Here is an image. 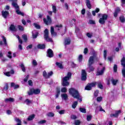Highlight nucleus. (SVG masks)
<instances>
[{
    "instance_id": "nucleus-1",
    "label": "nucleus",
    "mask_w": 125,
    "mask_h": 125,
    "mask_svg": "<svg viewBox=\"0 0 125 125\" xmlns=\"http://www.w3.org/2000/svg\"><path fill=\"white\" fill-rule=\"evenodd\" d=\"M69 93L72 95V96H73V97H74V98H76V99L79 100L80 102H82V101H83L78 90L74 88H70L69 89Z\"/></svg>"
},
{
    "instance_id": "nucleus-2",
    "label": "nucleus",
    "mask_w": 125,
    "mask_h": 125,
    "mask_svg": "<svg viewBox=\"0 0 125 125\" xmlns=\"http://www.w3.org/2000/svg\"><path fill=\"white\" fill-rule=\"evenodd\" d=\"M96 84H98V86L99 87V88L101 89H103V85H102V83H101V82H94L88 83L85 86V89H86V90H91L92 87H94Z\"/></svg>"
},
{
    "instance_id": "nucleus-3",
    "label": "nucleus",
    "mask_w": 125,
    "mask_h": 125,
    "mask_svg": "<svg viewBox=\"0 0 125 125\" xmlns=\"http://www.w3.org/2000/svg\"><path fill=\"white\" fill-rule=\"evenodd\" d=\"M72 77V73L71 72H68L67 73V76L64 77L62 79V85L63 86H68L69 84H70V83L68 81L70 80V78Z\"/></svg>"
},
{
    "instance_id": "nucleus-4",
    "label": "nucleus",
    "mask_w": 125,
    "mask_h": 125,
    "mask_svg": "<svg viewBox=\"0 0 125 125\" xmlns=\"http://www.w3.org/2000/svg\"><path fill=\"white\" fill-rule=\"evenodd\" d=\"M28 95H33V94H40L41 93V89L31 88L27 92Z\"/></svg>"
},
{
    "instance_id": "nucleus-5",
    "label": "nucleus",
    "mask_w": 125,
    "mask_h": 125,
    "mask_svg": "<svg viewBox=\"0 0 125 125\" xmlns=\"http://www.w3.org/2000/svg\"><path fill=\"white\" fill-rule=\"evenodd\" d=\"M12 5L16 9V12L17 14H19V15H21V16H24V13H22L21 12V11H20V10H19V6L17 4V3L15 2H13Z\"/></svg>"
},
{
    "instance_id": "nucleus-6",
    "label": "nucleus",
    "mask_w": 125,
    "mask_h": 125,
    "mask_svg": "<svg viewBox=\"0 0 125 125\" xmlns=\"http://www.w3.org/2000/svg\"><path fill=\"white\" fill-rule=\"evenodd\" d=\"M44 38L46 42H52V39L48 36V30L45 29L44 31Z\"/></svg>"
},
{
    "instance_id": "nucleus-7",
    "label": "nucleus",
    "mask_w": 125,
    "mask_h": 125,
    "mask_svg": "<svg viewBox=\"0 0 125 125\" xmlns=\"http://www.w3.org/2000/svg\"><path fill=\"white\" fill-rule=\"evenodd\" d=\"M107 17H108V16L105 14H104L102 15V18L100 19L99 22L100 23V24H105V21L107 20Z\"/></svg>"
},
{
    "instance_id": "nucleus-8",
    "label": "nucleus",
    "mask_w": 125,
    "mask_h": 125,
    "mask_svg": "<svg viewBox=\"0 0 125 125\" xmlns=\"http://www.w3.org/2000/svg\"><path fill=\"white\" fill-rule=\"evenodd\" d=\"M43 21L46 25H49V24H51V18L49 16H47V19L44 18L43 19Z\"/></svg>"
},
{
    "instance_id": "nucleus-9",
    "label": "nucleus",
    "mask_w": 125,
    "mask_h": 125,
    "mask_svg": "<svg viewBox=\"0 0 125 125\" xmlns=\"http://www.w3.org/2000/svg\"><path fill=\"white\" fill-rule=\"evenodd\" d=\"M81 80L82 81H85L86 80V72H85L84 69H83L82 71Z\"/></svg>"
},
{
    "instance_id": "nucleus-10",
    "label": "nucleus",
    "mask_w": 125,
    "mask_h": 125,
    "mask_svg": "<svg viewBox=\"0 0 125 125\" xmlns=\"http://www.w3.org/2000/svg\"><path fill=\"white\" fill-rule=\"evenodd\" d=\"M53 55V51L51 49H48L47 51V56L49 58H51Z\"/></svg>"
},
{
    "instance_id": "nucleus-11",
    "label": "nucleus",
    "mask_w": 125,
    "mask_h": 125,
    "mask_svg": "<svg viewBox=\"0 0 125 125\" xmlns=\"http://www.w3.org/2000/svg\"><path fill=\"white\" fill-rule=\"evenodd\" d=\"M94 63V56H91L90 57L88 61V65L89 66H91L92 64Z\"/></svg>"
},
{
    "instance_id": "nucleus-12",
    "label": "nucleus",
    "mask_w": 125,
    "mask_h": 125,
    "mask_svg": "<svg viewBox=\"0 0 125 125\" xmlns=\"http://www.w3.org/2000/svg\"><path fill=\"white\" fill-rule=\"evenodd\" d=\"M9 15V12L8 11H2V16L4 18H7V16Z\"/></svg>"
},
{
    "instance_id": "nucleus-13",
    "label": "nucleus",
    "mask_w": 125,
    "mask_h": 125,
    "mask_svg": "<svg viewBox=\"0 0 125 125\" xmlns=\"http://www.w3.org/2000/svg\"><path fill=\"white\" fill-rule=\"evenodd\" d=\"M121 110H118L117 111H116L115 114H111L110 115V117H114V118H118V117H119V115H120V114H121Z\"/></svg>"
},
{
    "instance_id": "nucleus-14",
    "label": "nucleus",
    "mask_w": 125,
    "mask_h": 125,
    "mask_svg": "<svg viewBox=\"0 0 125 125\" xmlns=\"http://www.w3.org/2000/svg\"><path fill=\"white\" fill-rule=\"evenodd\" d=\"M104 71H105V67H103L101 70H98L97 72V76H101L104 73Z\"/></svg>"
},
{
    "instance_id": "nucleus-15",
    "label": "nucleus",
    "mask_w": 125,
    "mask_h": 125,
    "mask_svg": "<svg viewBox=\"0 0 125 125\" xmlns=\"http://www.w3.org/2000/svg\"><path fill=\"white\" fill-rule=\"evenodd\" d=\"M5 76L7 77H10L11 75H13L14 74V70H11L10 72H6V73H4Z\"/></svg>"
},
{
    "instance_id": "nucleus-16",
    "label": "nucleus",
    "mask_w": 125,
    "mask_h": 125,
    "mask_svg": "<svg viewBox=\"0 0 125 125\" xmlns=\"http://www.w3.org/2000/svg\"><path fill=\"white\" fill-rule=\"evenodd\" d=\"M38 35H39V33L37 31L34 30L32 31V37L33 39H37Z\"/></svg>"
},
{
    "instance_id": "nucleus-17",
    "label": "nucleus",
    "mask_w": 125,
    "mask_h": 125,
    "mask_svg": "<svg viewBox=\"0 0 125 125\" xmlns=\"http://www.w3.org/2000/svg\"><path fill=\"white\" fill-rule=\"evenodd\" d=\"M10 31H12V32H16L17 31V29H16V27H15V26L13 24H11L9 28Z\"/></svg>"
},
{
    "instance_id": "nucleus-18",
    "label": "nucleus",
    "mask_w": 125,
    "mask_h": 125,
    "mask_svg": "<svg viewBox=\"0 0 125 125\" xmlns=\"http://www.w3.org/2000/svg\"><path fill=\"white\" fill-rule=\"evenodd\" d=\"M50 32L52 36H57V33L54 32V27H53V26L51 27Z\"/></svg>"
},
{
    "instance_id": "nucleus-19",
    "label": "nucleus",
    "mask_w": 125,
    "mask_h": 125,
    "mask_svg": "<svg viewBox=\"0 0 125 125\" xmlns=\"http://www.w3.org/2000/svg\"><path fill=\"white\" fill-rule=\"evenodd\" d=\"M71 43V40L69 38H66L64 40V45H68Z\"/></svg>"
},
{
    "instance_id": "nucleus-20",
    "label": "nucleus",
    "mask_w": 125,
    "mask_h": 125,
    "mask_svg": "<svg viewBox=\"0 0 125 125\" xmlns=\"http://www.w3.org/2000/svg\"><path fill=\"white\" fill-rule=\"evenodd\" d=\"M14 99L13 98H9L5 99V102L8 103V102H14Z\"/></svg>"
},
{
    "instance_id": "nucleus-21",
    "label": "nucleus",
    "mask_w": 125,
    "mask_h": 125,
    "mask_svg": "<svg viewBox=\"0 0 125 125\" xmlns=\"http://www.w3.org/2000/svg\"><path fill=\"white\" fill-rule=\"evenodd\" d=\"M62 28V24H58V25H56L55 27V29L56 31H60V30H61Z\"/></svg>"
},
{
    "instance_id": "nucleus-22",
    "label": "nucleus",
    "mask_w": 125,
    "mask_h": 125,
    "mask_svg": "<svg viewBox=\"0 0 125 125\" xmlns=\"http://www.w3.org/2000/svg\"><path fill=\"white\" fill-rule=\"evenodd\" d=\"M56 94L55 96L56 98H58L59 95H60V88L57 87Z\"/></svg>"
},
{
    "instance_id": "nucleus-23",
    "label": "nucleus",
    "mask_w": 125,
    "mask_h": 125,
    "mask_svg": "<svg viewBox=\"0 0 125 125\" xmlns=\"http://www.w3.org/2000/svg\"><path fill=\"white\" fill-rule=\"evenodd\" d=\"M61 96L63 100H67L68 99V95L67 94H62Z\"/></svg>"
},
{
    "instance_id": "nucleus-24",
    "label": "nucleus",
    "mask_w": 125,
    "mask_h": 125,
    "mask_svg": "<svg viewBox=\"0 0 125 125\" xmlns=\"http://www.w3.org/2000/svg\"><path fill=\"white\" fill-rule=\"evenodd\" d=\"M37 47L40 49H43L45 48V45L44 44H39L38 45Z\"/></svg>"
},
{
    "instance_id": "nucleus-25",
    "label": "nucleus",
    "mask_w": 125,
    "mask_h": 125,
    "mask_svg": "<svg viewBox=\"0 0 125 125\" xmlns=\"http://www.w3.org/2000/svg\"><path fill=\"white\" fill-rule=\"evenodd\" d=\"M87 71L89 72V73H90V72H92V71H94V67L91 65H89L88 68H87Z\"/></svg>"
},
{
    "instance_id": "nucleus-26",
    "label": "nucleus",
    "mask_w": 125,
    "mask_h": 125,
    "mask_svg": "<svg viewBox=\"0 0 125 125\" xmlns=\"http://www.w3.org/2000/svg\"><path fill=\"white\" fill-rule=\"evenodd\" d=\"M20 66L21 67L22 72H26V68H25V65H24V63H21Z\"/></svg>"
},
{
    "instance_id": "nucleus-27",
    "label": "nucleus",
    "mask_w": 125,
    "mask_h": 125,
    "mask_svg": "<svg viewBox=\"0 0 125 125\" xmlns=\"http://www.w3.org/2000/svg\"><path fill=\"white\" fill-rule=\"evenodd\" d=\"M86 6L89 9L91 8V4H90V1L89 0H86Z\"/></svg>"
},
{
    "instance_id": "nucleus-28",
    "label": "nucleus",
    "mask_w": 125,
    "mask_h": 125,
    "mask_svg": "<svg viewBox=\"0 0 125 125\" xmlns=\"http://www.w3.org/2000/svg\"><path fill=\"white\" fill-rule=\"evenodd\" d=\"M121 65L123 66V68H125V58H123L121 60Z\"/></svg>"
},
{
    "instance_id": "nucleus-29",
    "label": "nucleus",
    "mask_w": 125,
    "mask_h": 125,
    "mask_svg": "<svg viewBox=\"0 0 125 125\" xmlns=\"http://www.w3.org/2000/svg\"><path fill=\"white\" fill-rule=\"evenodd\" d=\"M56 65L57 66H58V67H59V68H60V69H63V65H62V63H61L60 62H56Z\"/></svg>"
},
{
    "instance_id": "nucleus-30",
    "label": "nucleus",
    "mask_w": 125,
    "mask_h": 125,
    "mask_svg": "<svg viewBox=\"0 0 125 125\" xmlns=\"http://www.w3.org/2000/svg\"><path fill=\"white\" fill-rule=\"evenodd\" d=\"M35 118V114H32L28 117L27 118L28 121H32Z\"/></svg>"
},
{
    "instance_id": "nucleus-31",
    "label": "nucleus",
    "mask_w": 125,
    "mask_h": 125,
    "mask_svg": "<svg viewBox=\"0 0 125 125\" xmlns=\"http://www.w3.org/2000/svg\"><path fill=\"white\" fill-rule=\"evenodd\" d=\"M100 10L99 9V8H97L95 11H93L92 14H93V16H95V13H98V12H99Z\"/></svg>"
},
{
    "instance_id": "nucleus-32",
    "label": "nucleus",
    "mask_w": 125,
    "mask_h": 125,
    "mask_svg": "<svg viewBox=\"0 0 125 125\" xmlns=\"http://www.w3.org/2000/svg\"><path fill=\"white\" fill-rule=\"evenodd\" d=\"M79 110L80 112H81L82 113H86V109L84 108L81 107L79 108Z\"/></svg>"
},
{
    "instance_id": "nucleus-33",
    "label": "nucleus",
    "mask_w": 125,
    "mask_h": 125,
    "mask_svg": "<svg viewBox=\"0 0 125 125\" xmlns=\"http://www.w3.org/2000/svg\"><path fill=\"white\" fill-rule=\"evenodd\" d=\"M46 123V121H45V120H43L38 122V125H43V124H45Z\"/></svg>"
},
{
    "instance_id": "nucleus-34",
    "label": "nucleus",
    "mask_w": 125,
    "mask_h": 125,
    "mask_svg": "<svg viewBox=\"0 0 125 125\" xmlns=\"http://www.w3.org/2000/svg\"><path fill=\"white\" fill-rule=\"evenodd\" d=\"M111 82L113 85H116L117 84V83H118V80H114V79L112 78L111 80Z\"/></svg>"
},
{
    "instance_id": "nucleus-35",
    "label": "nucleus",
    "mask_w": 125,
    "mask_h": 125,
    "mask_svg": "<svg viewBox=\"0 0 125 125\" xmlns=\"http://www.w3.org/2000/svg\"><path fill=\"white\" fill-rule=\"evenodd\" d=\"M15 121L17 122V123H18L17 125H21V120H20L18 118H15Z\"/></svg>"
},
{
    "instance_id": "nucleus-36",
    "label": "nucleus",
    "mask_w": 125,
    "mask_h": 125,
    "mask_svg": "<svg viewBox=\"0 0 125 125\" xmlns=\"http://www.w3.org/2000/svg\"><path fill=\"white\" fill-rule=\"evenodd\" d=\"M43 77H44V78H45V79H48V74L46 73V71H44L43 72Z\"/></svg>"
},
{
    "instance_id": "nucleus-37",
    "label": "nucleus",
    "mask_w": 125,
    "mask_h": 125,
    "mask_svg": "<svg viewBox=\"0 0 125 125\" xmlns=\"http://www.w3.org/2000/svg\"><path fill=\"white\" fill-rule=\"evenodd\" d=\"M3 39V42H4V45L6 46L7 45V42H6V39H5V37L4 36L2 37Z\"/></svg>"
},
{
    "instance_id": "nucleus-38",
    "label": "nucleus",
    "mask_w": 125,
    "mask_h": 125,
    "mask_svg": "<svg viewBox=\"0 0 125 125\" xmlns=\"http://www.w3.org/2000/svg\"><path fill=\"white\" fill-rule=\"evenodd\" d=\"M77 105H78V102H74L72 105V108L75 109L77 107Z\"/></svg>"
},
{
    "instance_id": "nucleus-39",
    "label": "nucleus",
    "mask_w": 125,
    "mask_h": 125,
    "mask_svg": "<svg viewBox=\"0 0 125 125\" xmlns=\"http://www.w3.org/2000/svg\"><path fill=\"white\" fill-rule=\"evenodd\" d=\"M61 91V92L65 93L67 92V88L66 87L62 88Z\"/></svg>"
},
{
    "instance_id": "nucleus-40",
    "label": "nucleus",
    "mask_w": 125,
    "mask_h": 125,
    "mask_svg": "<svg viewBox=\"0 0 125 125\" xmlns=\"http://www.w3.org/2000/svg\"><path fill=\"white\" fill-rule=\"evenodd\" d=\"M120 20L121 22H122V23H124V22H125V17L121 16L120 17Z\"/></svg>"
},
{
    "instance_id": "nucleus-41",
    "label": "nucleus",
    "mask_w": 125,
    "mask_h": 125,
    "mask_svg": "<svg viewBox=\"0 0 125 125\" xmlns=\"http://www.w3.org/2000/svg\"><path fill=\"white\" fill-rule=\"evenodd\" d=\"M99 93V90H96V91H95L94 92V96H95V97H97V96H98Z\"/></svg>"
},
{
    "instance_id": "nucleus-42",
    "label": "nucleus",
    "mask_w": 125,
    "mask_h": 125,
    "mask_svg": "<svg viewBox=\"0 0 125 125\" xmlns=\"http://www.w3.org/2000/svg\"><path fill=\"white\" fill-rule=\"evenodd\" d=\"M104 59L106 60V57H107V51L106 50H104Z\"/></svg>"
},
{
    "instance_id": "nucleus-43",
    "label": "nucleus",
    "mask_w": 125,
    "mask_h": 125,
    "mask_svg": "<svg viewBox=\"0 0 125 125\" xmlns=\"http://www.w3.org/2000/svg\"><path fill=\"white\" fill-rule=\"evenodd\" d=\"M16 37L17 38H18V39L20 43H21V44L23 43V41H22V40L20 39V37H19V36L17 35Z\"/></svg>"
},
{
    "instance_id": "nucleus-44",
    "label": "nucleus",
    "mask_w": 125,
    "mask_h": 125,
    "mask_svg": "<svg viewBox=\"0 0 125 125\" xmlns=\"http://www.w3.org/2000/svg\"><path fill=\"white\" fill-rule=\"evenodd\" d=\"M74 124L75 125H81V121L80 120H75Z\"/></svg>"
},
{
    "instance_id": "nucleus-45",
    "label": "nucleus",
    "mask_w": 125,
    "mask_h": 125,
    "mask_svg": "<svg viewBox=\"0 0 125 125\" xmlns=\"http://www.w3.org/2000/svg\"><path fill=\"white\" fill-rule=\"evenodd\" d=\"M48 117H54V113L52 112H49L47 113Z\"/></svg>"
},
{
    "instance_id": "nucleus-46",
    "label": "nucleus",
    "mask_w": 125,
    "mask_h": 125,
    "mask_svg": "<svg viewBox=\"0 0 125 125\" xmlns=\"http://www.w3.org/2000/svg\"><path fill=\"white\" fill-rule=\"evenodd\" d=\"M52 9H53V12H54V13H56V6L55 5H53L52 6Z\"/></svg>"
},
{
    "instance_id": "nucleus-47",
    "label": "nucleus",
    "mask_w": 125,
    "mask_h": 125,
    "mask_svg": "<svg viewBox=\"0 0 125 125\" xmlns=\"http://www.w3.org/2000/svg\"><path fill=\"white\" fill-rule=\"evenodd\" d=\"M113 70L114 72H117V71L118 70V66L116 64H114L113 67Z\"/></svg>"
},
{
    "instance_id": "nucleus-48",
    "label": "nucleus",
    "mask_w": 125,
    "mask_h": 125,
    "mask_svg": "<svg viewBox=\"0 0 125 125\" xmlns=\"http://www.w3.org/2000/svg\"><path fill=\"white\" fill-rule=\"evenodd\" d=\"M22 39L24 40V42H27V35H22Z\"/></svg>"
},
{
    "instance_id": "nucleus-49",
    "label": "nucleus",
    "mask_w": 125,
    "mask_h": 125,
    "mask_svg": "<svg viewBox=\"0 0 125 125\" xmlns=\"http://www.w3.org/2000/svg\"><path fill=\"white\" fill-rule=\"evenodd\" d=\"M25 102L26 103L27 105H29V104L32 103V101H30L29 99H26Z\"/></svg>"
},
{
    "instance_id": "nucleus-50",
    "label": "nucleus",
    "mask_w": 125,
    "mask_h": 125,
    "mask_svg": "<svg viewBox=\"0 0 125 125\" xmlns=\"http://www.w3.org/2000/svg\"><path fill=\"white\" fill-rule=\"evenodd\" d=\"M32 64L34 66H37V65H38V62H37V61H36L35 60H34L32 62Z\"/></svg>"
},
{
    "instance_id": "nucleus-51",
    "label": "nucleus",
    "mask_w": 125,
    "mask_h": 125,
    "mask_svg": "<svg viewBox=\"0 0 125 125\" xmlns=\"http://www.w3.org/2000/svg\"><path fill=\"white\" fill-rule=\"evenodd\" d=\"M89 24H91L92 25H93L94 24H95V21L92 20H90L89 21Z\"/></svg>"
},
{
    "instance_id": "nucleus-52",
    "label": "nucleus",
    "mask_w": 125,
    "mask_h": 125,
    "mask_svg": "<svg viewBox=\"0 0 125 125\" xmlns=\"http://www.w3.org/2000/svg\"><path fill=\"white\" fill-rule=\"evenodd\" d=\"M34 26L35 27V28H36V29H41V26L37 23H34Z\"/></svg>"
},
{
    "instance_id": "nucleus-53",
    "label": "nucleus",
    "mask_w": 125,
    "mask_h": 125,
    "mask_svg": "<svg viewBox=\"0 0 125 125\" xmlns=\"http://www.w3.org/2000/svg\"><path fill=\"white\" fill-rule=\"evenodd\" d=\"M58 124H59V125H66V123H65L62 121H59Z\"/></svg>"
},
{
    "instance_id": "nucleus-54",
    "label": "nucleus",
    "mask_w": 125,
    "mask_h": 125,
    "mask_svg": "<svg viewBox=\"0 0 125 125\" xmlns=\"http://www.w3.org/2000/svg\"><path fill=\"white\" fill-rule=\"evenodd\" d=\"M78 59L79 62H82V61H83V56L82 55H80Z\"/></svg>"
},
{
    "instance_id": "nucleus-55",
    "label": "nucleus",
    "mask_w": 125,
    "mask_h": 125,
    "mask_svg": "<svg viewBox=\"0 0 125 125\" xmlns=\"http://www.w3.org/2000/svg\"><path fill=\"white\" fill-rule=\"evenodd\" d=\"M18 28L20 30V31H24V27L21 25H19Z\"/></svg>"
},
{
    "instance_id": "nucleus-56",
    "label": "nucleus",
    "mask_w": 125,
    "mask_h": 125,
    "mask_svg": "<svg viewBox=\"0 0 125 125\" xmlns=\"http://www.w3.org/2000/svg\"><path fill=\"white\" fill-rule=\"evenodd\" d=\"M48 78H50V77H51V76H52V75H53V72L52 71H51L49 73H48Z\"/></svg>"
},
{
    "instance_id": "nucleus-57",
    "label": "nucleus",
    "mask_w": 125,
    "mask_h": 125,
    "mask_svg": "<svg viewBox=\"0 0 125 125\" xmlns=\"http://www.w3.org/2000/svg\"><path fill=\"white\" fill-rule=\"evenodd\" d=\"M122 75L124 78H125V68H123L122 69Z\"/></svg>"
},
{
    "instance_id": "nucleus-58",
    "label": "nucleus",
    "mask_w": 125,
    "mask_h": 125,
    "mask_svg": "<svg viewBox=\"0 0 125 125\" xmlns=\"http://www.w3.org/2000/svg\"><path fill=\"white\" fill-rule=\"evenodd\" d=\"M102 100V97H99L97 98V101L100 102Z\"/></svg>"
},
{
    "instance_id": "nucleus-59",
    "label": "nucleus",
    "mask_w": 125,
    "mask_h": 125,
    "mask_svg": "<svg viewBox=\"0 0 125 125\" xmlns=\"http://www.w3.org/2000/svg\"><path fill=\"white\" fill-rule=\"evenodd\" d=\"M59 113L60 115H63L65 114V110H60Z\"/></svg>"
},
{
    "instance_id": "nucleus-60",
    "label": "nucleus",
    "mask_w": 125,
    "mask_h": 125,
    "mask_svg": "<svg viewBox=\"0 0 125 125\" xmlns=\"http://www.w3.org/2000/svg\"><path fill=\"white\" fill-rule=\"evenodd\" d=\"M7 89H8V85L6 84L3 88V90H7Z\"/></svg>"
},
{
    "instance_id": "nucleus-61",
    "label": "nucleus",
    "mask_w": 125,
    "mask_h": 125,
    "mask_svg": "<svg viewBox=\"0 0 125 125\" xmlns=\"http://www.w3.org/2000/svg\"><path fill=\"white\" fill-rule=\"evenodd\" d=\"M86 36H87V37H88V38H91L92 37V34H91L89 33H87Z\"/></svg>"
},
{
    "instance_id": "nucleus-62",
    "label": "nucleus",
    "mask_w": 125,
    "mask_h": 125,
    "mask_svg": "<svg viewBox=\"0 0 125 125\" xmlns=\"http://www.w3.org/2000/svg\"><path fill=\"white\" fill-rule=\"evenodd\" d=\"M91 120V116L90 115H88L87 116V120L88 122H89Z\"/></svg>"
},
{
    "instance_id": "nucleus-63",
    "label": "nucleus",
    "mask_w": 125,
    "mask_h": 125,
    "mask_svg": "<svg viewBox=\"0 0 125 125\" xmlns=\"http://www.w3.org/2000/svg\"><path fill=\"white\" fill-rule=\"evenodd\" d=\"M26 0H22V5L23 6H25L26 5Z\"/></svg>"
},
{
    "instance_id": "nucleus-64",
    "label": "nucleus",
    "mask_w": 125,
    "mask_h": 125,
    "mask_svg": "<svg viewBox=\"0 0 125 125\" xmlns=\"http://www.w3.org/2000/svg\"><path fill=\"white\" fill-rule=\"evenodd\" d=\"M88 51V49H87V48H85L84 49L83 53L85 54H86V53H87Z\"/></svg>"
}]
</instances>
